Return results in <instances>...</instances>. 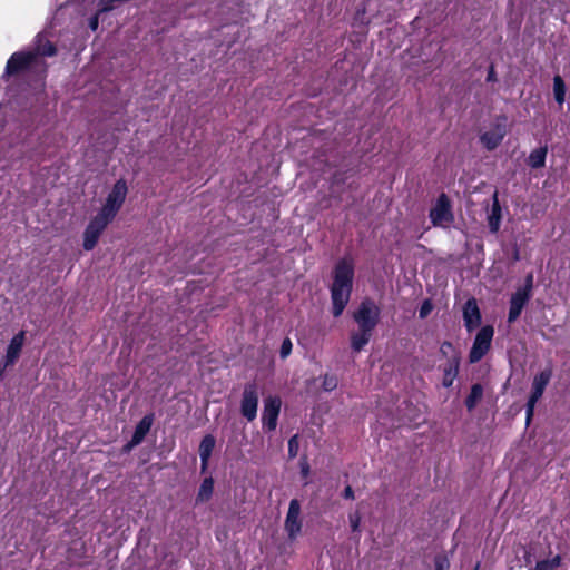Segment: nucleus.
Here are the masks:
<instances>
[{
  "label": "nucleus",
  "mask_w": 570,
  "mask_h": 570,
  "mask_svg": "<svg viewBox=\"0 0 570 570\" xmlns=\"http://www.w3.org/2000/svg\"><path fill=\"white\" fill-rule=\"evenodd\" d=\"M344 499L353 500L354 499V491L351 485H346L342 493Z\"/></svg>",
  "instance_id": "obj_37"
},
{
  "label": "nucleus",
  "mask_w": 570,
  "mask_h": 570,
  "mask_svg": "<svg viewBox=\"0 0 570 570\" xmlns=\"http://www.w3.org/2000/svg\"><path fill=\"white\" fill-rule=\"evenodd\" d=\"M348 520H350V525H351L352 531L358 532L360 525H361V520H362L361 513L358 511L351 513L348 515Z\"/></svg>",
  "instance_id": "obj_31"
},
{
  "label": "nucleus",
  "mask_w": 570,
  "mask_h": 570,
  "mask_svg": "<svg viewBox=\"0 0 570 570\" xmlns=\"http://www.w3.org/2000/svg\"><path fill=\"white\" fill-rule=\"evenodd\" d=\"M308 473H309V466H308V464L305 462V463L302 465V474H303L304 476H306Z\"/></svg>",
  "instance_id": "obj_40"
},
{
  "label": "nucleus",
  "mask_w": 570,
  "mask_h": 570,
  "mask_svg": "<svg viewBox=\"0 0 570 570\" xmlns=\"http://www.w3.org/2000/svg\"><path fill=\"white\" fill-rule=\"evenodd\" d=\"M547 154L548 148L546 146L533 149L528 157V165L533 169L544 167Z\"/></svg>",
  "instance_id": "obj_22"
},
{
  "label": "nucleus",
  "mask_w": 570,
  "mask_h": 570,
  "mask_svg": "<svg viewBox=\"0 0 570 570\" xmlns=\"http://www.w3.org/2000/svg\"><path fill=\"white\" fill-rule=\"evenodd\" d=\"M215 444H216V440L212 434H206L200 441L199 456H200L202 472H205L208 466V462H209L210 455L213 453V450L215 448Z\"/></svg>",
  "instance_id": "obj_18"
},
{
  "label": "nucleus",
  "mask_w": 570,
  "mask_h": 570,
  "mask_svg": "<svg viewBox=\"0 0 570 570\" xmlns=\"http://www.w3.org/2000/svg\"><path fill=\"white\" fill-rule=\"evenodd\" d=\"M488 226L491 233L495 234L500 229L502 219V209L499 202V193L495 190L492 196V205L488 215Z\"/></svg>",
  "instance_id": "obj_17"
},
{
  "label": "nucleus",
  "mask_w": 570,
  "mask_h": 570,
  "mask_svg": "<svg viewBox=\"0 0 570 570\" xmlns=\"http://www.w3.org/2000/svg\"><path fill=\"white\" fill-rule=\"evenodd\" d=\"M110 223L111 222L98 214L90 219L83 232L82 246L86 250H92L96 247L100 235Z\"/></svg>",
  "instance_id": "obj_9"
},
{
  "label": "nucleus",
  "mask_w": 570,
  "mask_h": 570,
  "mask_svg": "<svg viewBox=\"0 0 570 570\" xmlns=\"http://www.w3.org/2000/svg\"><path fill=\"white\" fill-rule=\"evenodd\" d=\"M282 401L278 396H268L264 400V410L262 413V425L266 432H272L277 426Z\"/></svg>",
  "instance_id": "obj_10"
},
{
  "label": "nucleus",
  "mask_w": 570,
  "mask_h": 570,
  "mask_svg": "<svg viewBox=\"0 0 570 570\" xmlns=\"http://www.w3.org/2000/svg\"><path fill=\"white\" fill-rule=\"evenodd\" d=\"M36 53L32 50L13 52L7 61L3 78L20 75L31 69L37 62Z\"/></svg>",
  "instance_id": "obj_7"
},
{
  "label": "nucleus",
  "mask_w": 570,
  "mask_h": 570,
  "mask_svg": "<svg viewBox=\"0 0 570 570\" xmlns=\"http://www.w3.org/2000/svg\"><path fill=\"white\" fill-rule=\"evenodd\" d=\"M434 570H450V561L445 554L434 557Z\"/></svg>",
  "instance_id": "obj_27"
},
{
  "label": "nucleus",
  "mask_w": 570,
  "mask_h": 570,
  "mask_svg": "<svg viewBox=\"0 0 570 570\" xmlns=\"http://www.w3.org/2000/svg\"><path fill=\"white\" fill-rule=\"evenodd\" d=\"M345 183V179L343 177H341L340 174H334L333 176V184H344Z\"/></svg>",
  "instance_id": "obj_39"
},
{
  "label": "nucleus",
  "mask_w": 570,
  "mask_h": 570,
  "mask_svg": "<svg viewBox=\"0 0 570 570\" xmlns=\"http://www.w3.org/2000/svg\"><path fill=\"white\" fill-rule=\"evenodd\" d=\"M213 491H214L213 478L212 476L205 478L199 487V490H198V493L196 497V502L208 501L213 495Z\"/></svg>",
  "instance_id": "obj_24"
},
{
  "label": "nucleus",
  "mask_w": 570,
  "mask_h": 570,
  "mask_svg": "<svg viewBox=\"0 0 570 570\" xmlns=\"http://www.w3.org/2000/svg\"><path fill=\"white\" fill-rule=\"evenodd\" d=\"M338 380L336 375L325 374L322 382V387L324 391L331 392L337 387Z\"/></svg>",
  "instance_id": "obj_26"
},
{
  "label": "nucleus",
  "mask_w": 570,
  "mask_h": 570,
  "mask_svg": "<svg viewBox=\"0 0 570 570\" xmlns=\"http://www.w3.org/2000/svg\"><path fill=\"white\" fill-rule=\"evenodd\" d=\"M258 400L257 384L255 382L246 383L240 399V414L248 422H253L257 416Z\"/></svg>",
  "instance_id": "obj_8"
},
{
  "label": "nucleus",
  "mask_w": 570,
  "mask_h": 570,
  "mask_svg": "<svg viewBox=\"0 0 570 570\" xmlns=\"http://www.w3.org/2000/svg\"><path fill=\"white\" fill-rule=\"evenodd\" d=\"M429 217L434 227L446 228L454 222V214L449 196L441 193L430 209Z\"/></svg>",
  "instance_id": "obj_5"
},
{
  "label": "nucleus",
  "mask_w": 570,
  "mask_h": 570,
  "mask_svg": "<svg viewBox=\"0 0 570 570\" xmlns=\"http://www.w3.org/2000/svg\"><path fill=\"white\" fill-rule=\"evenodd\" d=\"M533 288V275L532 273L528 274L524 281V286L521 288H518L517 291L521 293H527L529 297H531V292Z\"/></svg>",
  "instance_id": "obj_34"
},
{
  "label": "nucleus",
  "mask_w": 570,
  "mask_h": 570,
  "mask_svg": "<svg viewBox=\"0 0 570 570\" xmlns=\"http://www.w3.org/2000/svg\"><path fill=\"white\" fill-rule=\"evenodd\" d=\"M87 544L81 539L72 540L67 549V559L72 564H79L78 561L87 558Z\"/></svg>",
  "instance_id": "obj_19"
},
{
  "label": "nucleus",
  "mask_w": 570,
  "mask_h": 570,
  "mask_svg": "<svg viewBox=\"0 0 570 570\" xmlns=\"http://www.w3.org/2000/svg\"><path fill=\"white\" fill-rule=\"evenodd\" d=\"M128 194V185L127 181L124 178L118 179L111 190L108 193L106 200L98 212V215L102 216L104 218L108 219L109 222H112L119 210L121 209L126 196Z\"/></svg>",
  "instance_id": "obj_3"
},
{
  "label": "nucleus",
  "mask_w": 570,
  "mask_h": 570,
  "mask_svg": "<svg viewBox=\"0 0 570 570\" xmlns=\"http://www.w3.org/2000/svg\"><path fill=\"white\" fill-rule=\"evenodd\" d=\"M463 321L468 332H472L481 324L482 316L474 297L469 298L463 305Z\"/></svg>",
  "instance_id": "obj_12"
},
{
  "label": "nucleus",
  "mask_w": 570,
  "mask_h": 570,
  "mask_svg": "<svg viewBox=\"0 0 570 570\" xmlns=\"http://www.w3.org/2000/svg\"><path fill=\"white\" fill-rule=\"evenodd\" d=\"M460 363V353H454L448 358L446 363L443 365L442 385L444 387H451L453 385V382L459 374Z\"/></svg>",
  "instance_id": "obj_14"
},
{
  "label": "nucleus",
  "mask_w": 570,
  "mask_h": 570,
  "mask_svg": "<svg viewBox=\"0 0 570 570\" xmlns=\"http://www.w3.org/2000/svg\"><path fill=\"white\" fill-rule=\"evenodd\" d=\"M566 83L560 75L553 77V96L554 100L562 106L566 100Z\"/></svg>",
  "instance_id": "obj_25"
},
{
  "label": "nucleus",
  "mask_w": 570,
  "mask_h": 570,
  "mask_svg": "<svg viewBox=\"0 0 570 570\" xmlns=\"http://www.w3.org/2000/svg\"><path fill=\"white\" fill-rule=\"evenodd\" d=\"M299 450L298 435L295 434L288 440V456L294 459L297 456Z\"/></svg>",
  "instance_id": "obj_28"
},
{
  "label": "nucleus",
  "mask_w": 570,
  "mask_h": 570,
  "mask_svg": "<svg viewBox=\"0 0 570 570\" xmlns=\"http://www.w3.org/2000/svg\"><path fill=\"white\" fill-rule=\"evenodd\" d=\"M552 376L551 367H547L534 375L531 386V393L529 395L525 405V424L529 425L534 414V407L538 401L542 397L547 385L549 384Z\"/></svg>",
  "instance_id": "obj_4"
},
{
  "label": "nucleus",
  "mask_w": 570,
  "mask_h": 570,
  "mask_svg": "<svg viewBox=\"0 0 570 570\" xmlns=\"http://www.w3.org/2000/svg\"><path fill=\"white\" fill-rule=\"evenodd\" d=\"M140 443H135L134 442V438L131 436L130 441H128L125 445H124V452H129L131 451L135 446L139 445Z\"/></svg>",
  "instance_id": "obj_38"
},
{
  "label": "nucleus",
  "mask_w": 570,
  "mask_h": 570,
  "mask_svg": "<svg viewBox=\"0 0 570 570\" xmlns=\"http://www.w3.org/2000/svg\"><path fill=\"white\" fill-rule=\"evenodd\" d=\"M432 309H433V304H432L431 299H425L419 309L420 318H426L431 314Z\"/></svg>",
  "instance_id": "obj_32"
},
{
  "label": "nucleus",
  "mask_w": 570,
  "mask_h": 570,
  "mask_svg": "<svg viewBox=\"0 0 570 570\" xmlns=\"http://www.w3.org/2000/svg\"><path fill=\"white\" fill-rule=\"evenodd\" d=\"M354 281V264L352 259L341 258L333 269L331 285L332 313L334 317L343 314L350 302Z\"/></svg>",
  "instance_id": "obj_2"
},
{
  "label": "nucleus",
  "mask_w": 570,
  "mask_h": 570,
  "mask_svg": "<svg viewBox=\"0 0 570 570\" xmlns=\"http://www.w3.org/2000/svg\"><path fill=\"white\" fill-rule=\"evenodd\" d=\"M440 353L448 357L449 353L453 355L454 353H460L454 345L450 341H444L440 346Z\"/></svg>",
  "instance_id": "obj_33"
},
{
  "label": "nucleus",
  "mask_w": 570,
  "mask_h": 570,
  "mask_svg": "<svg viewBox=\"0 0 570 570\" xmlns=\"http://www.w3.org/2000/svg\"><path fill=\"white\" fill-rule=\"evenodd\" d=\"M301 504L297 499H292L285 519V530L289 539H295L302 530V521L299 519Z\"/></svg>",
  "instance_id": "obj_11"
},
{
  "label": "nucleus",
  "mask_w": 570,
  "mask_h": 570,
  "mask_svg": "<svg viewBox=\"0 0 570 570\" xmlns=\"http://www.w3.org/2000/svg\"><path fill=\"white\" fill-rule=\"evenodd\" d=\"M117 0H99L98 2V13H105L114 10L117 6Z\"/></svg>",
  "instance_id": "obj_29"
},
{
  "label": "nucleus",
  "mask_w": 570,
  "mask_h": 570,
  "mask_svg": "<svg viewBox=\"0 0 570 570\" xmlns=\"http://www.w3.org/2000/svg\"><path fill=\"white\" fill-rule=\"evenodd\" d=\"M505 136V127L503 124H497L493 129L488 130L480 136L483 147L492 151L500 146Z\"/></svg>",
  "instance_id": "obj_13"
},
{
  "label": "nucleus",
  "mask_w": 570,
  "mask_h": 570,
  "mask_svg": "<svg viewBox=\"0 0 570 570\" xmlns=\"http://www.w3.org/2000/svg\"><path fill=\"white\" fill-rule=\"evenodd\" d=\"M381 309L370 298L361 302L353 313V320L357 324V331L350 335L351 348L361 352L371 341L373 332L380 322Z\"/></svg>",
  "instance_id": "obj_1"
},
{
  "label": "nucleus",
  "mask_w": 570,
  "mask_h": 570,
  "mask_svg": "<svg viewBox=\"0 0 570 570\" xmlns=\"http://www.w3.org/2000/svg\"><path fill=\"white\" fill-rule=\"evenodd\" d=\"M479 569H480V562H476L473 570H479Z\"/></svg>",
  "instance_id": "obj_41"
},
{
  "label": "nucleus",
  "mask_w": 570,
  "mask_h": 570,
  "mask_svg": "<svg viewBox=\"0 0 570 570\" xmlns=\"http://www.w3.org/2000/svg\"><path fill=\"white\" fill-rule=\"evenodd\" d=\"M483 397V386L480 383H475L471 386L469 395L464 400V405L468 411L475 409L478 403Z\"/></svg>",
  "instance_id": "obj_23"
},
{
  "label": "nucleus",
  "mask_w": 570,
  "mask_h": 570,
  "mask_svg": "<svg viewBox=\"0 0 570 570\" xmlns=\"http://www.w3.org/2000/svg\"><path fill=\"white\" fill-rule=\"evenodd\" d=\"M23 343H24V332L20 331L18 334H16L11 338V341L7 347L4 366H10L16 363V361L19 358V355L21 353Z\"/></svg>",
  "instance_id": "obj_16"
},
{
  "label": "nucleus",
  "mask_w": 570,
  "mask_h": 570,
  "mask_svg": "<svg viewBox=\"0 0 570 570\" xmlns=\"http://www.w3.org/2000/svg\"><path fill=\"white\" fill-rule=\"evenodd\" d=\"M99 14L100 13H96L94 14L90 19H89V28L92 30V31H96L98 29V26H99Z\"/></svg>",
  "instance_id": "obj_35"
},
{
  "label": "nucleus",
  "mask_w": 570,
  "mask_h": 570,
  "mask_svg": "<svg viewBox=\"0 0 570 570\" xmlns=\"http://www.w3.org/2000/svg\"><path fill=\"white\" fill-rule=\"evenodd\" d=\"M487 81L488 82L497 81V72H495V69H494L493 65H491L489 67L488 75H487Z\"/></svg>",
  "instance_id": "obj_36"
},
{
  "label": "nucleus",
  "mask_w": 570,
  "mask_h": 570,
  "mask_svg": "<svg viewBox=\"0 0 570 570\" xmlns=\"http://www.w3.org/2000/svg\"><path fill=\"white\" fill-rule=\"evenodd\" d=\"M530 297L527 293H521L517 291L512 294L510 298V305H509V313H508V322L513 323L515 322L527 303L529 302Z\"/></svg>",
  "instance_id": "obj_15"
},
{
  "label": "nucleus",
  "mask_w": 570,
  "mask_h": 570,
  "mask_svg": "<svg viewBox=\"0 0 570 570\" xmlns=\"http://www.w3.org/2000/svg\"><path fill=\"white\" fill-rule=\"evenodd\" d=\"M36 53L37 59L39 57H52L57 53L56 46L45 37L38 35L36 38V46L32 50Z\"/></svg>",
  "instance_id": "obj_21"
},
{
  "label": "nucleus",
  "mask_w": 570,
  "mask_h": 570,
  "mask_svg": "<svg viewBox=\"0 0 570 570\" xmlns=\"http://www.w3.org/2000/svg\"><path fill=\"white\" fill-rule=\"evenodd\" d=\"M155 421V414L148 413L146 414L136 425L135 431L132 433L134 442L141 443L146 435L149 433Z\"/></svg>",
  "instance_id": "obj_20"
},
{
  "label": "nucleus",
  "mask_w": 570,
  "mask_h": 570,
  "mask_svg": "<svg viewBox=\"0 0 570 570\" xmlns=\"http://www.w3.org/2000/svg\"><path fill=\"white\" fill-rule=\"evenodd\" d=\"M292 341L288 337L284 338L279 348L281 358L285 360L286 357H288L289 354L292 353Z\"/></svg>",
  "instance_id": "obj_30"
},
{
  "label": "nucleus",
  "mask_w": 570,
  "mask_h": 570,
  "mask_svg": "<svg viewBox=\"0 0 570 570\" xmlns=\"http://www.w3.org/2000/svg\"><path fill=\"white\" fill-rule=\"evenodd\" d=\"M493 336L494 328L492 325H484L479 330L469 352V362L471 364L480 362L489 353Z\"/></svg>",
  "instance_id": "obj_6"
}]
</instances>
